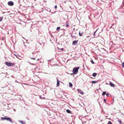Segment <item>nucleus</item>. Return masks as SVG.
Listing matches in <instances>:
<instances>
[{
    "mask_svg": "<svg viewBox=\"0 0 124 124\" xmlns=\"http://www.w3.org/2000/svg\"><path fill=\"white\" fill-rule=\"evenodd\" d=\"M79 69V67H75L72 70L73 72H74L76 74L78 72V70Z\"/></svg>",
    "mask_w": 124,
    "mask_h": 124,
    "instance_id": "1",
    "label": "nucleus"
},
{
    "mask_svg": "<svg viewBox=\"0 0 124 124\" xmlns=\"http://www.w3.org/2000/svg\"><path fill=\"white\" fill-rule=\"evenodd\" d=\"M5 64L8 66H13L15 65V64L14 63H12L7 62H6L5 63Z\"/></svg>",
    "mask_w": 124,
    "mask_h": 124,
    "instance_id": "2",
    "label": "nucleus"
},
{
    "mask_svg": "<svg viewBox=\"0 0 124 124\" xmlns=\"http://www.w3.org/2000/svg\"><path fill=\"white\" fill-rule=\"evenodd\" d=\"M8 4L9 6H12L14 5V3L13 1H10L8 2Z\"/></svg>",
    "mask_w": 124,
    "mask_h": 124,
    "instance_id": "3",
    "label": "nucleus"
},
{
    "mask_svg": "<svg viewBox=\"0 0 124 124\" xmlns=\"http://www.w3.org/2000/svg\"><path fill=\"white\" fill-rule=\"evenodd\" d=\"M6 120L9 121L12 123H13V122L11 118L9 117H7Z\"/></svg>",
    "mask_w": 124,
    "mask_h": 124,
    "instance_id": "4",
    "label": "nucleus"
},
{
    "mask_svg": "<svg viewBox=\"0 0 124 124\" xmlns=\"http://www.w3.org/2000/svg\"><path fill=\"white\" fill-rule=\"evenodd\" d=\"M6 120L9 121L12 123H13V122L11 118L9 117H7Z\"/></svg>",
    "mask_w": 124,
    "mask_h": 124,
    "instance_id": "5",
    "label": "nucleus"
},
{
    "mask_svg": "<svg viewBox=\"0 0 124 124\" xmlns=\"http://www.w3.org/2000/svg\"><path fill=\"white\" fill-rule=\"evenodd\" d=\"M77 91H78V92L79 93H80L82 94H83V92L81 90L78 89H77Z\"/></svg>",
    "mask_w": 124,
    "mask_h": 124,
    "instance_id": "6",
    "label": "nucleus"
},
{
    "mask_svg": "<svg viewBox=\"0 0 124 124\" xmlns=\"http://www.w3.org/2000/svg\"><path fill=\"white\" fill-rule=\"evenodd\" d=\"M78 40L73 41L72 42V44L74 45H76L78 43Z\"/></svg>",
    "mask_w": 124,
    "mask_h": 124,
    "instance_id": "7",
    "label": "nucleus"
},
{
    "mask_svg": "<svg viewBox=\"0 0 124 124\" xmlns=\"http://www.w3.org/2000/svg\"><path fill=\"white\" fill-rule=\"evenodd\" d=\"M22 124H26V123L25 121L22 120H20L19 121Z\"/></svg>",
    "mask_w": 124,
    "mask_h": 124,
    "instance_id": "8",
    "label": "nucleus"
},
{
    "mask_svg": "<svg viewBox=\"0 0 124 124\" xmlns=\"http://www.w3.org/2000/svg\"><path fill=\"white\" fill-rule=\"evenodd\" d=\"M109 84H110V86L111 87H115V85L113 84L112 83V82H110Z\"/></svg>",
    "mask_w": 124,
    "mask_h": 124,
    "instance_id": "9",
    "label": "nucleus"
},
{
    "mask_svg": "<svg viewBox=\"0 0 124 124\" xmlns=\"http://www.w3.org/2000/svg\"><path fill=\"white\" fill-rule=\"evenodd\" d=\"M57 86H59V81L58 79L57 78Z\"/></svg>",
    "mask_w": 124,
    "mask_h": 124,
    "instance_id": "10",
    "label": "nucleus"
},
{
    "mask_svg": "<svg viewBox=\"0 0 124 124\" xmlns=\"http://www.w3.org/2000/svg\"><path fill=\"white\" fill-rule=\"evenodd\" d=\"M98 81H92L91 82L93 84H94V83H98Z\"/></svg>",
    "mask_w": 124,
    "mask_h": 124,
    "instance_id": "11",
    "label": "nucleus"
},
{
    "mask_svg": "<svg viewBox=\"0 0 124 124\" xmlns=\"http://www.w3.org/2000/svg\"><path fill=\"white\" fill-rule=\"evenodd\" d=\"M66 111L68 113H71V111L69 109H67L66 110Z\"/></svg>",
    "mask_w": 124,
    "mask_h": 124,
    "instance_id": "12",
    "label": "nucleus"
},
{
    "mask_svg": "<svg viewBox=\"0 0 124 124\" xmlns=\"http://www.w3.org/2000/svg\"><path fill=\"white\" fill-rule=\"evenodd\" d=\"M7 117H1V119L2 120H6Z\"/></svg>",
    "mask_w": 124,
    "mask_h": 124,
    "instance_id": "13",
    "label": "nucleus"
},
{
    "mask_svg": "<svg viewBox=\"0 0 124 124\" xmlns=\"http://www.w3.org/2000/svg\"><path fill=\"white\" fill-rule=\"evenodd\" d=\"M97 75V73H94L93 74L92 76L94 77H95Z\"/></svg>",
    "mask_w": 124,
    "mask_h": 124,
    "instance_id": "14",
    "label": "nucleus"
},
{
    "mask_svg": "<svg viewBox=\"0 0 124 124\" xmlns=\"http://www.w3.org/2000/svg\"><path fill=\"white\" fill-rule=\"evenodd\" d=\"M69 85L70 87H72V84L71 83H69Z\"/></svg>",
    "mask_w": 124,
    "mask_h": 124,
    "instance_id": "15",
    "label": "nucleus"
},
{
    "mask_svg": "<svg viewBox=\"0 0 124 124\" xmlns=\"http://www.w3.org/2000/svg\"><path fill=\"white\" fill-rule=\"evenodd\" d=\"M83 32H80V31H79V35L80 36H82V35L83 34Z\"/></svg>",
    "mask_w": 124,
    "mask_h": 124,
    "instance_id": "16",
    "label": "nucleus"
},
{
    "mask_svg": "<svg viewBox=\"0 0 124 124\" xmlns=\"http://www.w3.org/2000/svg\"><path fill=\"white\" fill-rule=\"evenodd\" d=\"M106 92L105 91H104V92H103L102 93V95H105V94H106Z\"/></svg>",
    "mask_w": 124,
    "mask_h": 124,
    "instance_id": "17",
    "label": "nucleus"
},
{
    "mask_svg": "<svg viewBox=\"0 0 124 124\" xmlns=\"http://www.w3.org/2000/svg\"><path fill=\"white\" fill-rule=\"evenodd\" d=\"M3 18V17H0V22L2 20Z\"/></svg>",
    "mask_w": 124,
    "mask_h": 124,
    "instance_id": "18",
    "label": "nucleus"
},
{
    "mask_svg": "<svg viewBox=\"0 0 124 124\" xmlns=\"http://www.w3.org/2000/svg\"><path fill=\"white\" fill-rule=\"evenodd\" d=\"M107 124H112L111 122L110 121H109Z\"/></svg>",
    "mask_w": 124,
    "mask_h": 124,
    "instance_id": "19",
    "label": "nucleus"
},
{
    "mask_svg": "<svg viewBox=\"0 0 124 124\" xmlns=\"http://www.w3.org/2000/svg\"><path fill=\"white\" fill-rule=\"evenodd\" d=\"M60 27H58L57 28V29H56V30L57 31H58V30H59V29H60Z\"/></svg>",
    "mask_w": 124,
    "mask_h": 124,
    "instance_id": "20",
    "label": "nucleus"
},
{
    "mask_svg": "<svg viewBox=\"0 0 124 124\" xmlns=\"http://www.w3.org/2000/svg\"><path fill=\"white\" fill-rule=\"evenodd\" d=\"M91 62L92 64H94V62L93 61V60H91Z\"/></svg>",
    "mask_w": 124,
    "mask_h": 124,
    "instance_id": "21",
    "label": "nucleus"
},
{
    "mask_svg": "<svg viewBox=\"0 0 124 124\" xmlns=\"http://www.w3.org/2000/svg\"><path fill=\"white\" fill-rule=\"evenodd\" d=\"M122 67L123 68H124V62L122 63Z\"/></svg>",
    "mask_w": 124,
    "mask_h": 124,
    "instance_id": "22",
    "label": "nucleus"
},
{
    "mask_svg": "<svg viewBox=\"0 0 124 124\" xmlns=\"http://www.w3.org/2000/svg\"><path fill=\"white\" fill-rule=\"evenodd\" d=\"M71 36L72 38H76V36H73L72 34L71 35Z\"/></svg>",
    "mask_w": 124,
    "mask_h": 124,
    "instance_id": "23",
    "label": "nucleus"
},
{
    "mask_svg": "<svg viewBox=\"0 0 124 124\" xmlns=\"http://www.w3.org/2000/svg\"><path fill=\"white\" fill-rule=\"evenodd\" d=\"M118 121L119 122V123L120 124H121L122 123V122H121V120H118Z\"/></svg>",
    "mask_w": 124,
    "mask_h": 124,
    "instance_id": "24",
    "label": "nucleus"
},
{
    "mask_svg": "<svg viewBox=\"0 0 124 124\" xmlns=\"http://www.w3.org/2000/svg\"><path fill=\"white\" fill-rule=\"evenodd\" d=\"M59 49L61 51H63L64 50V49L63 48H61L60 49Z\"/></svg>",
    "mask_w": 124,
    "mask_h": 124,
    "instance_id": "25",
    "label": "nucleus"
},
{
    "mask_svg": "<svg viewBox=\"0 0 124 124\" xmlns=\"http://www.w3.org/2000/svg\"><path fill=\"white\" fill-rule=\"evenodd\" d=\"M75 74H76L75 73H74V72H73V73H72L70 74L71 75H75Z\"/></svg>",
    "mask_w": 124,
    "mask_h": 124,
    "instance_id": "26",
    "label": "nucleus"
},
{
    "mask_svg": "<svg viewBox=\"0 0 124 124\" xmlns=\"http://www.w3.org/2000/svg\"><path fill=\"white\" fill-rule=\"evenodd\" d=\"M106 96L107 97H108V96L109 94L108 93H106Z\"/></svg>",
    "mask_w": 124,
    "mask_h": 124,
    "instance_id": "27",
    "label": "nucleus"
},
{
    "mask_svg": "<svg viewBox=\"0 0 124 124\" xmlns=\"http://www.w3.org/2000/svg\"><path fill=\"white\" fill-rule=\"evenodd\" d=\"M104 101L105 102V103H106V99H104Z\"/></svg>",
    "mask_w": 124,
    "mask_h": 124,
    "instance_id": "28",
    "label": "nucleus"
},
{
    "mask_svg": "<svg viewBox=\"0 0 124 124\" xmlns=\"http://www.w3.org/2000/svg\"><path fill=\"white\" fill-rule=\"evenodd\" d=\"M16 57L20 60L21 59L20 58H19V57L17 55L16 56Z\"/></svg>",
    "mask_w": 124,
    "mask_h": 124,
    "instance_id": "29",
    "label": "nucleus"
},
{
    "mask_svg": "<svg viewBox=\"0 0 124 124\" xmlns=\"http://www.w3.org/2000/svg\"><path fill=\"white\" fill-rule=\"evenodd\" d=\"M54 8H57V6L56 5L55 6H54Z\"/></svg>",
    "mask_w": 124,
    "mask_h": 124,
    "instance_id": "30",
    "label": "nucleus"
},
{
    "mask_svg": "<svg viewBox=\"0 0 124 124\" xmlns=\"http://www.w3.org/2000/svg\"><path fill=\"white\" fill-rule=\"evenodd\" d=\"M31 58L32 59H34V60H35V58Z\"/></svg>",
    "mask_w": 124,
    "mask_h": 124,
    "instance_id": "31",
    "label": "nucleus"
},
{
    "mask_svg": "<svg viewBox=\"0 0 124 124\" xmlns=\"http://www.w3.org/2000/svg\"><path fill=\"white\" fill-rule=\"evenodd\" d=\"M32 53L33 54H35L34 52H32Z\"/></svg>",
    "mask_w": 124,
    "mask_h": 124,
    "instance_id": "32",
    "label": "nucleus"
},
{
    "mask_svg": "<svg viewBox=\"0 0 124 124\" xmlns=\"http://www.w3.org/2000/svg\"><path fill=\"white\" fill-rule=\"evenodd\" d=\"M66 26L67 27H68V25L67 23L66 25Z\"/></svg>",
    "mask_w": 124,
    "mask_h": 124,
    "instance_id": "33",
    "label": "nucleus"
},
{
    "mask_svg": "<svg viewBox=\"0 0 124 124\" xmlns=\"http://www.w3.org/2000/svg\"><path fill=\"white\" fill-rule=\"evenodd\" d=\"M96 31H94V35L95 33L96 32ZM94 36H95V35H94Z\"/></svg>",
    "mask_w": 124,
    "mask_h": 124,
    "instance_id": "34",
    "label": "nucleus"
},
{
    "mask_svg": "<svg viewBox=\"0 0 124 124\" xmlns=\"http://www.w3.org/2000/svg\"><path fill=\"white\" fill-rule=\"evenodd\" d=\"M6 12H3V14H5V13Z\"/></svg>",
    "mask_w": 124,
    "mask_h": 124,
    "instance_id": "35",
    "label": "nucleus"
},
{
    "mask_svg": "<svg viewBox=\"0 0 124 124\" xmlns=\"http://www.w3.org/2000/svg\"><path fill=\"white\" fill-rule=\"evenodd\" d=\"M41 96H39V97H40V99H41Z\"/></svg>",
    "mask_w": 124,
    "mask_h": 124,
    "instance_id": "36",
    "label": "nucleus"
},
{
    "mask_svg": "<svg viewBox=\"0 0 124 124\" xmlns=\"http://www.w3.org/2000/svg\"><path fill=\"white\" fill-rule=\"evenodd\" d=\"M10 12V11H8V12H7L6 13H9Z\"/></svg>",
    "mask_w": 124,
    "mask_h": 124,
    "instance_id": "37",
    "label": "nucleus"
},
{
    "mask_svg": "<svg viewBox=\"0 0 124 124\" xmlns=\"http://www.w3.org/2000/svg\"><path fill=\"white\" fill-rule=\"evenodd\" d=\"M15 55L16 56H17L16 54H15Z\"/></svg>",
    "mask_w": 124,
    "mask_h": 124,
    "instance_id": "38",
    "label": "nucleus"
},
{
    "mask_svg": "<svg viewBox=\"0 0 124 124\" xmlns=\"http://www.w3.org/2000/svg\"><path fill=\"white\" fill-rule=\"evenodd\" d=\"M14 111H15V109H14Z\"/></svg>",
    "mask_w": 124,
    "mask_h": 124,
    "instance_id": "39",
    "label": "nucleus"
},
{
    "mask_svg": "<svg viewBox=\"0 0 124 124\" xmlns=\"http://www.w3.org/2000/svg\"><path fill=\"white\" fill-rule=\"evenodd\" d=\"M38 60H39V59H38Z\"/></svg>",
    "mask_w": 124,
    "mask_h": 124,
    "instance_id": "40",
    "label": "nucleus"
},
{
    "mask_svg": "<svg viewBox=\"0 0 124 124\" xmlns=\"http://www.w3.org/2000/svg\"><path fill=\"white\" fill-rule=\"evenodd\" d=\"M51 41V40H50V41Z\"/></svg>",
    "mask_w": 124,
    "mask_h": 124,
    "instance_id": "41",
    "label": "nucleus"
},
{
    "mask_svg": "<svg viewBox=\"0 0 124 124\" xmlns=\"http://www.w3.org/2000/svg\"><path fill=\"white\" fill-rule=\"evenodd\" d=\"M41 43L40 44V45H41Z\"/></svg>",
    "mask_w": 124,
    "mask_h": 124,
    "instance_id": "42",
    "label": "nucleus"
},
{
    "mask_svg": "<svg viewBox=\"0 0 124 124\" xmlns=\"http://www.w3.org/2000/svg\"><path fill=\"white\" fill-rule=\"evenodd\" d=\"M98 90V89H97V90Z\"/></svg>",
    "mask_w": 124,
    "mask_h": 124,
    "instance_id": "43",
    "label": "nucleus"
}]
</instances>
